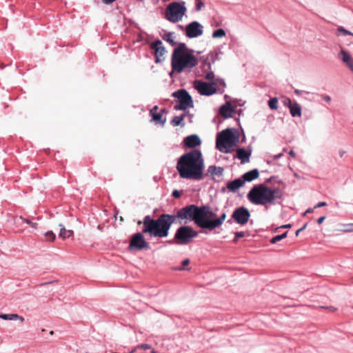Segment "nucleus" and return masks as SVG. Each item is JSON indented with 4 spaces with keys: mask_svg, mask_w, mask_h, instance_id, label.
<instances>
[{
    "mask_svg": "<svg viewBox=\"0 0 353 353\" xmlns=\"http://www.w3.org/2000/svg\"><path fill=\"white\" fill-rule=\"evenodd\" d=\"M193 221L199 228L205 226L200 220L197 205L191 204L179 210L176 215L162 214L157 219H154L150 215L144 216L143 221H139L137 224H143V232L149 233L151 237L165 238L168 236L169 230L176 219Z\"/></svg>",
    "mask_w": 353,
    "mask_h": 353,
    "instance_id": "nucleus-1",
    "label": "nucleus"
},
{
    "mask_svg": "<svg viewBox=\"0 0 353 353\" xmlns=\"http://www.w3.org/2000/svg\"><path fill=\"white\" fill-rule=\"evenodd\" d=\"M176 168L181 179L202 180L205 164L201 151L193 149L184 153L178 159Z\"/></svg>",
    "mask_w": 353,
    "mask_h": 353,
    "instance_id": "nucleus-2",
    "label": "nucleus"
},
{
    "mask_svg": "<svg viewBox=\"0 0 353 353\" xmlns=\"http://www.w3.org/2000/svg\"><path fill=\"white\" fill-rule=\"evenodd\" d=\"M283 192L279 188H270L265 184L254 185L249 191L247 197L252 203L261 205L268 210L270 205H275L277 200L282 199Z\"/></svg>",
    "mask_w": 353,
    "mask_h": 353,
    "instance_id": "nucleus-3",
    "label": "nucleus"
},
{
    "mask_svg": "<svg viewBox=\"0 0 353 353\" xmlns=\"http://www.w3.org/2000/svg\"><path fill=\"white\" fill-rule=\"evenodd\" d=\"M194 51L188 49L184 43H179L173 50L171 58L172 72L181 73L183 70L191 71L198 64V59L193 54Z\"/></svg>",
    "mask_w": 353,
    "mask_h": 353,
    "instance_id": "nucleus-4",
    "label": "nucleus"
},
{
    "mask_svg": "<svg viewBox=\"0 0 353 353\" xmlns=\"http://www.w3.org/2000/svg\"><path fill=\"white\" fill-rule=\"evenodd\" d=\"M239 141V134L235 128H227L217 134L216 148L223 153H228L230 148Z\"/></svg>",
    "mask_w": 353,
    "mask_h": 353,
    "instance_id": "nucleus-5",
    "label": "nucleus"
},
{
    "mask_svg": "<svg viewBox=\"0 0 353 353\" xmlns=\"http://www.w3.org/2000/svg\"><path fill=\"white\" fill-rule=\"evenodd\" d=\"M197 210L199 219L205 225L201 226L202 229H207L210 231H212L214 229L222 225L226 218V213L223 212L217 219H208V213L211 210V208L208 205L197 206Z\"/></svg>",
    "mask_w": 353,
    "mask_h": 353,
    "instance_id": "nucleus-6",
    "label": "nucleus"
},
{
    "mask_svg": "<svg viewBox=\"0 0 353 353\" xmlns=\"http://www.w3.org/2000/svg\"><path fill=\"white\" fill-rule=\"evenodd\" d=\"M184 4L185 2L170 3L165 10L166 19L172 23L181 21L187 10Z\"/></svg>",
    "mask_w": 353,
    "mask_h": 353,
    "instance_id": "nucleus-7",
    "label": "nucleus"
},
{
    "mask_svg": "<svg viewBox=\"0 0 353 353\" xmlns=\"http://www.w3.org/2000/svg\"><path fill=\"white\" fill-rule=\"evenodd\" d=\"M199 235V232L188 225L179 227L174 234V239L179 245H187Z\"/></svg>",
    "mask_w": 353,
    "mask_h": 353,
    "instance_id": "nucleus-8",
    "label": "nucleus"
},
{
    "mask_svg": "<svg viewBox=\"0 0 353 353\" xmlns=\"http://www.w3.org/2000/svg\"><path fill=\"white\" fill-rule=\"evenodd\" d=\"M178 99L179 105L174 106V110H185L189 107H193V101L190 94L184 89L179 90L172 94Z\"/></svg>",
    "mask_w": 353,
    "mask_h": 353,
    "instance_id": "nucleus-9",
    "label": "nucleus"
},
{
    "mask_svg": "<svg viewBox=\"0 0 353 353\" xmlns=\"http://www.w3.org/2000/svg\"><path fill=\"white\" fill-rule=\"evenodd\" d=\"M143 234L144 233L142 231L141 232H137L132 236L128 246L129 250L139 251L150 249V244L145 240ZM148 234L150 236L149 233Z\"/></svg>",
    "mask_w": 353,
    "mask_h": 353,
    "instance_id": "nucleus-10",
    "label": "nucleus"
},
{
    "mask_svg": "<svg viewBox=\"0 0 353 353\" xmlns=\"http://www.w3.org/2000/svg\"><path fill=\"white\" fill-rule=\"evenodd\" d=\"M193 86L201 95L211 96L216 92L215 85L201 80H195L193 83Z\"/></svg>",
    "mask_w": 353,
    "mask_h": 353,
    "instance_id": "nucleus-11",
    "label": "nucleus"
},
{
    "mask_svg": "<svg viewBox=\"0 0 353 353\" xmlns=\"http://www.w3.org/2000/svg\"><path fill=\"white\" fill-rule=\"evenodd\" d=\"M250 217V211L245 207L236 208L232 214V219L238 224L243 225L246 224Z\"/></svg>",
    "mask_w": 353,
    "mask_h": 353,
    "instance_id": "nucleus-12",
    "label": "nucleus"
},
{
    "mask_svg": "<svg viewBox=\"0 0 353 353\" xmlns=\"http://www.w3.org/2000/svg\"><path fill=\"white\" fill-rule=\"evenodd\" d=\"M203 26L198 21H192L185 27V34L188 38H195L203 34Z\"/></svg>",
    "mask_w": 353,
    "mask_h": 353,
    "instance_id": "nucleus-13",
    "label": "nucleus"
},
{
    "mask_svg": "<svg viewBox=\"0 0 353 353\" xmlns=\"http://www.w3.org/2000/svg\"><path fill=\"white\" fill-rule=\"evenodd\" d=\"M202 58L203 59V70L205 73L204 75L205 79L209 81L212 85H216L217 81L214 72L211 70V63L208 62V57H203Z\"/></svg>",
    "mask_w": 353,
    "mask_h": 353,
    "instance_id": "nucleus-14",
    "label": "nucleus"
},
{
    "mask_svg": "<svg viewBox=\"0 0 353 353\" xmlns=\"http://www.w3.org/2000/svg\"><path fill=\"white\" fill-rule=\"evenodd\" d=\"M150 48L154 50L155 62H161L162 61L161 57H163L166 52L165 47L163 46L162 41L157 39L150 44Z\"/></svg>",
    "mask_w": 353,
    "mask_h": 353,
    "instance_id": "nucleus-15",
    "label": "nucleus"
},
{
    "mask_svg": "<svg viewBox=\"0 0 353 353\" xmlns=\"http://www.w3.org/2000/svg\"><path fill=\"white\" fill-rule=\"evenodd\" d=\"M183 143L188 148H194L201 145V141L198 135L192 134L184 139Z\"/></svg>",
    "mask_w": 353,
    "mask_h": 353,
    "instance_id": "nucleus-16",
    "label": "nucleus"
},
{
    "mask_svg": "<svg viewBox=\"0 0 353 353\" xmlns=\"http://www.w3.org/2000/svg\"><path fill=\"white\" fill-rule=\"evenodd\" d=\"M236 106H232L230 102H227L220 107L219 113L225 119L231 118L232 117L233 113L236 112Z\"/></svg>",
    "mask_w": 353,
    "mask_h": 353,
    "instance_id": "nucleus-17",
    "label": "nucleus"
},
{
    "mask_svg": "<svg viewBox=\"0 0 353 353\" xmlns=\"http://www.w3.org/2000/svg\"><path fill=\"white\" fill-rule=\"evenodd\" d=\"M252 151L244 148H239L236 150V157L241 160V163L249 162Z\"/></svg>",
    "mask_w": 353,
    "mask_h": 353,
    "instance_id": "nucleus-18",
    "label": "nucleus"
},
{
    "mask_svg": "<svg viewBox=\"0 0 353 353\" xmlns=\"http://www.w3.org/2000/svg\"><path fill=\"white\" fill-rule=\"evenodd\" d=\"M245 183V181L242 178L236 179L234 181L229 182L227 185V188L229 191L234 192L239 188L242 187Z\"/></svg>",
    "mask_w": 353,
    "mask_h": 353,
    "instance_id": "nucleus-19",
    "label": "nucleus"
},
{
    "mask_svg": "<svg viewBox=\"0 0 353 353\" xmlns=\"http://www.w3.org/2000/svg\"><path fill=\"white\" fill-rule=\"evenodd\" d=\"M341 60L353 71V59L351 55L344 50L340 52Z\"/></svg>",
    "mask_w": 353,
    "mask_h": 353,
    "instance_id": "nucleus-20",
    "label": "nucleus"
},
{
    "mask_svg": "<svg viewBox=\"0 0 353 353\" xmlns=\"http://www.w3.org/2000/svg\"><path fill=\"white\" fill-rule=\"evenodd\" d=\"M259 176V172L257 169H253L249 172H245L242 175V179L243 181L250 182L256 179H257Z\"/></svg>",
    "mask_w": 353,
    "mask_h": 353,
    "instance_id": "nucleus-21",
    "label": "nucleus"
},
{
    "mask_svg": "<svg viewBox=\"0 0 353 353\" xmlns=\"http://www.w3.org/2000/svg\"><path fill=\"white\" fill-rule=\"evenodd\" d=\"M289 110L290 114L293 117H301L302 115L301 106L297 102H294L293 105L290 107Z\"/></svg>",
    "mask_w": 353,
    "mask_h": 353,
    "instance_id": "nucleus-22",
    "label": "nucleus"
},
{
    "mask_svg": "<svg viewBox=\"0 0 353 353\" xmlns=\"http://www.w3.org/2000/svg\"><path fill=\"white\" fill-rule=\"evenodd\" d=\"M208 173L212 176H221L223 174V168L216 165H210L208 168Z\"/></svg>",
    "mask_w": 353,
    "mask_h": 353,
    "instance_id": "nucleus-23",
    "label": "nucleus"
},
{
    "mask_svg": "<svg viewBox=\"0 0 353 353\" xmlns=\"http://www.w3.org/2000/svg\"><path fill=\"white\" fill-rule=\"evenodd\" d=\"M60 232L59 236L63 239L70 237L73 234V231L70 230H66L62 224H59Z\"/></svg>",
    "mask_w": 353,
    "mask_h": 353,
    "instance_id": "nucleus-24",
    "label": "nucleus"
},
{
    "mask_svg": "<svg viewBox=\"0 0 353 353\" xmlns=\"http://www.w3.org/2000/svg\"><path fill=\"white\" fill-rule=\"evenodd\" d=\"M0 318L3 320H20L21 322L24 321V318L18 315L17 314H0Z\"/></svg>",
    "mask_w": 353,
    "mask_h": 353,
    "instance_id": "nucleus-25",
    "label": "nucleus"
},
{
    "mask_svg": "<svg viewBox=\"0 0 353 353\" xmlns=\"http://www.w3.org/2000/svg\"><path fill=\"white\" fill-rule=\"evenodd\" d=\"M185 117V114H182L180 116H174L171 121V123L173 126H184L185 123H183L184 118Z\"/></svg>",
    "mask_w": 353,
    "mask_h": 353,
    "instance_id": "nucleus-26",
    "label": "nucleus"
},
{
    "mask_svg": "<svg viewBox=\"0 0 353 353\" xmlns=\"http://www.w3.org/2000/svg\"><path fill=\"white\" fill-rule=\"evenodd\" d=\"M174 32H169L165 33L162 39L166 42L169 43L172 46H174L176 45V42L174 40Z\"/></svg>",
    "mask_w": 353,
    "mask_h": 353,
    "instance_id": "nucleus-27",
    "label": "nucleus"
},
{
    "mask_svg": "<svg viewBox=\"0 0 353 353\" xmlns=\"http://www.w3.org/2000/svg\"><path fill=\"white\" fill-rule=\"evenodd\" d=\"M340 228L337 230L343 233L353 232V223H342L339 225Z\"/></svg>",
    "mask_w": 353,
    "mask_h": 353,
    "instance_id": "nucleus-28",
    "label": "nucleus"
},
{
    "mask_svg": "<svg viewBox=\"0 0 353 353\" xmlns=\"http://www.w3.org/2000/svg\"><path fill=\"white\" fill-rule=\"evenodd\" d=\"M220 54H221V50H215L214 52H210L207 57H208V59L210 57L212 62L214 63L216 61L219 60Z\"/></svg>",
    "mask_w": 353,
    "mask_h": 353,
    "instance_id": "nucleus-29",
    "label": "nucleus"
},
{
    "mask_svg": "<svg viewBox=\"0 0 353 353\" xmlns=\"http://www.w3.org/2000/svg\"><path fill=\"white\" fill-rule=\"evenodd\" d=\"M151 116L152 117V119L154 121H158L160 123H161L162 125H164V123H165L166 119H162L161 112H156V113H154L153 114H151Z\"/></svg>",
    "mask_w": 353,
    "mask_h": 353,
    "instance_id": "nucleus-30",
    "label": "nucleus"
},
{
    "mask_svg": "<svg viewBox=\"0 0 353 353\" xmlns=\"http://www.w3.org/2000/svg\"><path fill=\"white\" fill-rule=\"evenodd\" d=\"M268 106L271 110H276L278 108V99L272 98L268 101Z\"/></svg>",
    "mask_w": 353,
    "mask_h": 353,
    "instance_id": "nucleus-31",
    "label": "nucleus"
},
{
    "mask_svg": "<svg viewBox=\"0 0 353 353\" xmlns=\"http://www.w3.org/2000/svg\"><path fill=\"white\" fill-rule=\"evenodd\" d=\"M287 235H288V232H285L283 234H282L281 235H276L271 239L270 243H276L279 242V241L285 239L287 236Z\"/></svg>",
    "mask_w": 353,
    "mask_h": 353,
    "instance_id": "nucleus-32",
    "label": "nucleus"
},
{
    "mask_svg": "<svg viewBox=\"0 0 353 353\" xmlns=\"http://www.w3.org/2000/svg\"><path fill=\"white\" fill-rule=\"evenodd\" d=\"M225 35V32L223 29L219 28L214 30L212 33L213 38L223 37Z\"/></svg>",
    "mask_w": 353,
    "mask_h": 353,
    "instance_id": "nucleus-33",
    "label": "nucleus"
},
{
    "mask_svg": "<svg viewBox=\"0 0 353 353\" xmlns=\"http://www.w3.org/2000/svg\"><path fill=\"white\" fill-rule=\"evenodd\" d=\"M338 34H343V35H352L353 36V33L350 31L345 29L343 26H339L337 28Z\"/></svg>",
    "mask_w": 353,
    "mask_h": 353,
    "instance_id": "nucleus-34",
    "label": "nucleus"
},
{
    "mask_svg": "<svg viewBox=\"0 0 353 353\" xmlns=\"http://www.w3.org/2000/svg\"><path fill=\"white\" fill-rule=\"evenodd\" d=\"M44 236L49 240V241H53L54 239H55V234H54V232L52 231H48L47 232H46L44 234Z\"/></svg>",
    "mask_w": 353,
    "mask_h": 353,
    "instance_id": "nucleus-35",
    "label": "nucleus"
},
{
    "mask_svg": "<svg viewBox=\"0 0 353 353\" xmlns=\"http://www.w3.org/2000/svg\"><path fill=\"white\" fill-rule=\"evenodd\" d=\"M283 104L284 106L290 108V107H291L292 105H293L294 104V102L292 101V100L290 99V98H285L283 101H282Z\"/></svg>",
    "mask_w": 353,
    "mask_h": 353,
    "instance_id": "nucleus-36",
    "label": "nucleus"
},
{
    "mask_svg": "<svg viewBox=\"0 0 353 353\" xmlns=\"http://www.w3.org/2000/svg\"><path fill=\"white\" fill-rule=\"evenodd\" d=\"M203 6L204 3L202 2L201 0H196L195 10L196 11H200Z\"/></svg>",
    "mask_w": 353,
    "mask_h": 353,
    "instance_id": "nucleus-37",
    "label": "nucleus"
},
{
    "mask_svg": "<svg viewBox=\"0 0 353 353\" xmlns=\"http://www.w3.org/2000/svg\"><path fill=\"white\" fill-rule=\"evenodd\" d=\"M244 236H245V232H236L235 237L233 239V242L236 243L237 241H238V239L242 238Z\"/></svg>",
    "mask_w": 353,
    "mask_h": 353,
    "instance_id": "nucleus-38",
    "label": "nucleus"
},
{
    "mask_svg": "<svg viewBox=\"0 0 353 353\" xmlns=\"http://www.w3.org/2000/svg\"><path fill=\"white\" fill-rule=\"evenodd\" d=\"M190 260L188 259H186L182 261V266L176 268L178 270H185L184 266L189 265Z\"/></svg>",
    "mask_w": 353,
    "mask_h": 353,
    "instance_id": "nucleus-39",
    "label": "nucleus"
},
{
    "mask_svg": "<svg viewBox=\"0 0 353 353\" xmlns=\"http://www.w3.org/2000/svg\"><path fill=\"white\" fill-rule=\"evenodd\" d=\"M137 348H141L142 350H149L151 348V345L149 344H141L138 345Z\"/></svg>",
    "mask_w": 353,
    "mask_h": 353,
    "instance_id": "nucleus-40",
    "label": "nucleus"
},
{
    "mask_svg": "<svg viewBox=\"0 0 353 353\" xmlns=\"http://www.w3.org/2000/svg\"><path fill=\"white\" fill-rule=\"evenodd\" d=\"M217 81V85H221L222 87L225 88V81L223 79H216Z\"/></svg>",
    "mask_w": 353,
    "mask_h": 353,
    "instance_id": "nucleus-41",
    "label": "nucleus"
},
{
    "mask_svg": "<svg viewBox=\"0 0 353 353\" xmlns=\"http://www.w3.org/2000/svg\"><path fill=\"white\" fill-rule=\"evenodd\" d=\"M23 221H24L25 223H26L27 224H28L29 225H30L32 228H36V225H37V223H34V222H32V221H29V220H28V219H23Z\"/></svg>",
    "mask_w": 353,
    "mask_h": 353,
    "instance_id": "nucleus-42",
    "label": "nucleus"
},
{
    "mask_svg": "<svg viewBox=\"0 0 353 353\" xmlns=\"http://www.w3.org/2000/svg\"><path fill=\"white\" fill-rule=\"evenodd\" d=\"M172 195L174 198H179L181 196V192L179 190H174L172 192Z\"/></svg>",
    "mask_w": 353,
    "mask_h": 353,
    "instance_id": "nucleus-43",
    "label": "nucleus"
},
{
    "mask_svg": "<svg viewBox=\"0 0 353 353\" xmlns=\"http://www.w3.org/2000/svg\"><path fill=\"white\" fill-rule=\"evenodd\" d=\"M294 93H295L296 95H301V94H302L303 93H307V94H309L310 92H307V91H304V90H298V89H295V90H294Z\"/></svg>",
    "mask_w": 353,
    "mask_h": 353,
    "instance_id": "nucleus-44",
    "label": "nucleus"
},
{
    "mask_svg": "<svg viewBox=\"0 0 353 353\" xmlns=\"http://www.w3.org/2000/svg\"><path fill=\"white\" fill-rule=\"evenodd\" d=\"M327 205L326 202H324V201H321V202H319L315 206L314 208H321V207H323V206H325Z\"/></svg>",
    "mask_w": 353,
    "mask_h": 353,
    "instance_id": "nucleus-45",
    "label": "nucleus"
},
{
    "mask_svg": "<svg viewBox=\"0 0 353 353\" xmlns=\"http://www.w3.org/2000/svg\"><path fill=\"white\" fill-rule=\"evenodd\" d=\"M321 98L326 102L329 103L331 101V97L328 95H321Z\"/></svg>",
    "mask_w": 353,
    "mask_h": 353,
    "instance_id": "nucleus-46",
    "label": "nucleus"
},
{
    "mask_svg": "<svg viewBox=\"0 0 353 353\" xmlns=\"http://www.w3.org/2000/svg\"><path fill=\"white\" fill-rule=\"evenodd\" d=\"M307 227V223L304 224L301 228L296 230V236H298L299 232L305 230Z\"/></svg>",
    "mask_w": 353,
    "mask_h": 353,
    "instance_id": "nucleus-47",
    "label": "nucleus"
},
{
    "mask_svg": "<svg viewBox=\"0 0 353 353\" xmlns=\"http://www.w3.org/2000/svg\"><path fill=\"white\" fill-rule=\"evenodd\" d=\"M157 110H158V106H157V105L154 106V107L150 110V114H153L154 113L157 112Z\"/></svg>",
    "mask_w": 353,
    "mask_h": 353,
    "instance_id": "nucleus-48",
    "label": "nucleus"
},
{
    "mask_svg": "<svg viewBox=\"0 0 353 353\" xmlns=\"http://www.w3.org/2000/svg\"><path fill=\"white\" fill-rule=\"evenodd\" d=\"M215 216L216 214L212 210H210V211L208 213V219L214 218L215 217Z\"/></svg>",
    "mask_w": 353,
    "mask_h": 353,
    "instance_id": "nucleus-49",
    "label": "nucleus"
},
{
    "mask_svg": "<svg viewBox=\"0 0 353 353\" xmlns=\"http://www.w3.org/2000/svg\"><path fill=\"white\" fill-rule=\"evenodd\" d=\"M325 216H323L320 217V218H319V219H318V220H317V223H318V224H321V223L323 222V221L325 220Z\"/></svg>",
    "mask_w": 353,
    "mask_h": 353,
    "instance_id": "nucleus-50",
    "label": "nucleus"
},
{
    "mask_svg": "<svg viewBox=\"0 0 353 353\" xmlns=\"http://www.w3.org/2000/svg\"><path fill=\"white\" fill-rule=\"evenodd\" d=\"M116 0H102L103 3L106 4V5L110 4V3H113Z\"/></svg>",
    "mask_w": 353,
    "mask_h": 353,
    "instance_id": "nucleus-51",
    "label": "nucleus"
},
{
    "mask_svg": "<svg viewBox=\"0 0 353 353\" xmlns=\"http://www.w3.org/2000/svg\"><path fill=\"white\" fill-rule=\"evenodd\" d=\"M314 208H310L307 209V210H306V211L305 212V213H304V215H305V214H307V213H312V212H314Z\"/></svg>",
    "mask_w": 353,
    "mask_h": 353,
    "instance_id": "nucleus-52",
    "label": "nucleus"
},
{
    "mask_svg": "<svg viewBox=\"0 0 353 353\" xmlns=\"http://www.w3.org/2000/svg\"><path fill=\"white\" fill-rule=\"evenodd\" d=\"M283 156V154L282 153H279L278 154H276L274 156V159H279V158H281V157Z\"/></svg>",
    "mask_w": 353,
    "mask_h": 353,
    "instance_id": "nucleus-53",
    "label": "nucleus"
},
{
    "mask_svg": "<svg viewBox=\"0 0 353 353\" xmlns=\"http://www.w3.org/2000/svg\"><path fill=\"white\" fill-rule=\"evenodd\" d=\"M281 228H291V225L290 224H285V225H283L280 227Z\"/></svg>",
    "mask_w": 353,
    "mask_h": 353,
    "instance_id": "nucleus-54",
    "label": "nucleus"
},
{
    "mask_svg": "<svg viewBox=\"0 0 353 353\" xmlns=\"http://www.w3.org/2000/svg\"><path fill=\"white\" fill-rule=\"evenodd\" d=\"M289 154H290L291 157H295V156H296V153H295L293 150H290V151L289 152Z\"/></svg>",
    "mask_w": 353,
    "mask_h": 353,
    "instance_id": "nucleus-55",
    "label": "nucleus"
},
{
    "mask_svg": "<svg viewBox=\"0 0 353 353\" xmlns=\"http://www.w3.org/2000/svg\"><path fill=\"white\" fill-rule=\"evenodd\" d=\"M344 153H345L344 151H340V152H339L340 157H342L343 156Z\"/></svg>",
    "mask_w": 353,
    "mask_h": 353,
    "instance_id": "nucleus-56",
    "label": "nucleus"
},
{
    "mask_svg": "<svg viewBox=\"0 0 353 353\" xmlns=\"http://www.w3.org/2000/svg\"><path fill=\"white\" fill-rule=\"evenodd\" d=\"M236 112H238V114L240 115V114H241V112H242V110H241V109H240V110H236Z\"/></svg>",
    "mask_w": 353,
    "mask_h": 353,
    "instance_id": "nucleus-57",
    "label": "nucleus"
},
{
    "mask_svg": "<svg viewBox=\"0 0 353 353\" xmlns=\"http://www.w3.org/2000/svg\"><path fill=\"white\" fill-rule=\"evenodd\" d=\"M245 134H243V138L242 139V141H243L245 140Z\"/></svg>",
    "mask_w": 353,
    "mask_h": 353,
    "instance_id": "nucleus-58",
    "label": "nucleus"
},
{
    "mask_svg": "<svg viewBox=\"0 0 353 353\" xmlns=\"http://www.w3.org/2000/svg\"><path fill=\"white\" fill-rule=\"evenodd\" d=\"M228 223H232V221L228 220Z\"/></svg>",
    "mask_w": 353,
    "mask_h": 353,
    "instance_id": "nucleus-59",
    "label": "nucleus"
},
{
    "mask_svg": "<svg viewBox=\"0 0 353 353\" xmlns=\"http://www.w3.org/2000/svg\"><path fill=\"white\" fill-rule=\"evenodd\" d=\"M134 352V350L130 351L129 353H133Z\"/></svg>",
    "mask_w": 353,
    "mask_h": 353,
    "instance_id": "nucleus-60",
    "label": "nucleus"
},
{
    "mask_svg": "<svg viewBox=\"0 0 353 353\" xmlns=\"http://www.w3.org/2000/svg\"><path fill=\"white\" fill-rule=\"evenodd\" d=\"M151 353H157L154 350H152Z\"/></svg>",
    "mask_w": 353,
    "mask_h": 353,
    "instance_id": "nucleus-61",
    "label": "nucleus"
},
{
    "mask_svg": "<svg viewBox=\"0 0 353 353\" xmlns=\"http://www.w3.org/2000/svg\"><path fill=\"white\" fill-rule=\"evenodd\" d=\"M179 28H183V26L180 25Z\"/></svg>",
    "mask_w": 353,
    "mask_h": 353,
    "instance_id": "nucleus-62",
    "label": "nucleus"
}]
</instances>
